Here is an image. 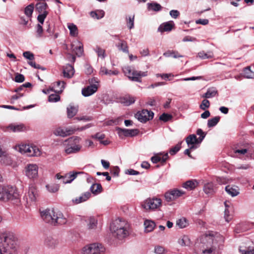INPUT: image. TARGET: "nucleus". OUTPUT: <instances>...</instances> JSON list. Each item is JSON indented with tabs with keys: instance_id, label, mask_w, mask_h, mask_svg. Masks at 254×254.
<instances>
[{
	"instance_id": "f257e3e1",
	"label": "nucleus",
	"mask_w": 254,
	"mask_h": 254,
	"mask_svg": "<svg viewBox=\"0 0 254 254\" xmlns=\"http://www.w3.org/2000/svg\"><path fill=\"white\" fill-rule=\"evenodd\" d=\"M224 242V237L220 234L208 232L201 236L199 242L196 244L198 254H213L217 249H220Z\"/></svg>"
},
{
	"instance_id": "f03ea898",
	"label": "nucleus",
	"mask_w": 254,
	"mask_h": 254,
	"mask_svg": "<svg viewBox=\"0 0 254 254\" xmlns=\"http://www.w3.org/2000/svg\"><path fill=\"white\" fill-rule=\"evenodd\" d=\"M17 239L12 233H0V254H16Z\"/></svg>"
},
{
	"instance_id": "7ed1b4c3",
	"label": "nucleus",
	"mask_w": 254,
	"mask_h": 254,
	"mask_svg": "<svg viewBox=\"0 0 254 254\" xmlns=\"http://www.w3.org/2000/svg\"><path fill=\"white\" fill-rule=\"evenodd\" d=\"M41 215L46 223L52 225H63L67 222L66 218L61 212L53 209H47L42 211Z\"/></svg>"
},
{
	"instance_id": "20e7f679",
	"label": "nucleus",
	"mask_w": 254,
	"mask_h": 254,
	"mask_svg": "<svg viewBox=\"0 0 254 254\" xmlns=\"http://www.w3.org/2000/svg\"><path fill=\"white\" fill-rule=\"evenodd\" d=\"M128 228V224L120 218L114 221L111 225V230L114 236L120 240L129 235Z\"/></svg>"
},
{
	"instance_id": "39448f33",
	"label": "nucleus",
	"mask_w": 254,
	"mask_h": 254,
	"mask_svg": "<svg viewBox=\"0 0 254 254\" xmlns=\"http://www.w3.org/2000/svg\"><path fill=\"white\" fill-rule=\"evenodd\" d=\"M7 200L11 201L16 204H18L20 202V195L15 187L12 186L5 187L3 201Z\"/></svg>"
},
{
	"instance_id": "423d86ee",
	"label": "nucleus",
	"mask_w": 254,
	"mask_h": 254,
	"mask_svg": "<svg viewBox=\"0 0 254 254\" xmlns=\"http://www.w3.org/2000/svg\"><path fill=\"white\" fill-rule=\"evenodd\" d=\"M81 138L78 136H73L67 139L66 141L70 143V144L66 146L64 151L67 154L76 153L81 149V145L78 143L81 140Z\"/></svg>"
},
{
	"instance_id": "0eeeda50",
	"label": "nucleus",
	"mask_w": 254,
	"mask_h": 254,
	"mask_svg": "<svg viewBox=\"0 0 254 254\" xmlns=\"http://www.w3.org/2000/svg\"><path fill=\"white\" fill-rule=\"evenodd\" d=\"M105 251L103 245L94 243L84 246L82 249V254H104Z\"/></svg>"
},
{
	"instance_id": "6e6552de",
	"label": "nucleus",
	"mask_w": 254,
	"mask_h": 254,
	"mask_svg": "<svg viewBox=\"0 0 254 254\" xmlns=\"http://www.w3.org/2000/svg\"><path fill=\"white\" fill-rule=\"evenodd\" d=\"M162 201L160 198L153 197L148 198L141 203L143 209L146 211H154L158 209L161 205Z\"/></svg>"
},
{
	"instance_id": "1a4fd4ad",
	"label": "nucleus",
	"mask_w": 254,
	"mask_h": 254,
	"mask_svg": "<svg viewBox=\"0 0 254 254\" xmlns=\"http://www.w3.org/2000/svg\"><path fill=\"white\" fill-rule=\"evenodd\" d=\"M90 85L82 89V94L84 97H88L95 93L98 88L99 81L95 77L89 79Z\"/></svg>"
},
{
	"instance_id": "9d476101",
	"label": "nucleus",
	"mask_w": 254,
	"mask_h": 254,
	"mask_svg": "<svg viewBox=\"0 0 254 254\" xmlns=\"http://www.w3.org/2000/svg\"><path fill=\"white\" fill-rule=\"evenodd\" d=\"M48 6L46 2H40L36 4V10L39 13L37 20L41 24H43L45 19L48 14Z\"/></svg>"
},
{
	"instance_id": "9b49d317",
	"label": "nucleus",
	"mask_w": 254,
	"mask_h": 254,
	"mask_svg": "<svg viewBox=\"0 0 254 254\" xmlns=\"http://www.w3.org/2000/svg\"><path fill=\"white\" fill-rule=\"evenodd\" d=\"M83 172H69L68 173L65 174L64 175H61L58 173L56 175V178L59 180H62L63 184H70L71 183L77 176V175L83 174Z\"/></svg>"
},
{
	"instance_id": "f8f14e48",
	"label": "nucleus",
	"mask_w": 254,
	"mask_h": 254,
	"mask_svg": "<svg viewBox=\"0 0 254 254\" xmlns=\"http://www.w3.org/2000/svg\"><path fill=\"white\" fill-rule=\"evenodd\" d=\"M154 113L153 112L145 109L138 112L135 115V118L142 123H146L147 121L152 119Z\"/></svg>"
},
{
	"instance_id": "ddd939ff",
	"label": "nucleus",
	"mask_w": 254,
	"mask_h": 254,
	"mask_svg": "<svg viewBox=\"0 0 254 254\" xmlns=\"http://www.w3.org/2000/svg\"><path fill=\"white\" fill-rule=\"evenodd\" d=\"M25 175L30 179L36 178L38 175V167L36 164H30L25 167Z\"/></svg>"
},
{
	"instance_id": "4468645a",
	"label": "nucleus",
	"mask_w": 254,
	"mask_h": 254,
	"mask_svg": "<svg viewBox=\"0 0 254 254\" xmlns=\"http://www.w3.org/2000/svg\"><path fill=\"white\" fill-rule=\"evenodd\" d=\"M75 129H73L71 127H67L63 128L62 127H58L54 131V133L57 136L65 137L71 135L75 132Z\"/></svg>"
},
{
	"instance_id": "2eb2a0df",
	"label": "nucleus",
	"mask_w": 254,
	"mask_h": 254,
	"mask_svg": "<svg viewBox=\"0 0 254 254\" xmlns=\"http://www.w3.org/2000/svg\"><path fill=\"white\" fill-rule=\"evenodd\" d=\"M225 210L224 212V218L227 222H229L232 219V206L231 202L226 201L224 202Z\"/></svg>"
},
{
	"instance_id": "dca6fc26",
	"label": "nucleus",
	"mask_w": 254,
	"mask_h": 254,
	"mask_svg": "<svg viewBox=\"0 0 254 254\" xmlns=\"http://www.w3.org/2000/svg\"><path fill=\"white\" fill-rule=\"evenodd\" d=\"M117 129L120 137H122L123 135L125 136H133L137 135L138 132L137 129H130L118 127Z\"/></svg>"
},
{
	"instance_id": "f3484780",
	"label": "nucleus",
	"mask_w": 254,
	"mask_h": 254,
	"mask_svg": "<svg viewBox=\"0 0 254 254\" xmlns=\"http://www.w3.org/2000/svg\"><path fill=\"white\" fill-rule=\"evenodd\" d=\"M239 251L241 254H254V245L249 242L246 246H240Z\"/></svg>"
},
{
	"instance_id": "a211bd4d",
	"label": "nucleus",
	"mask_w": 254,
	"mask_h": 254,
	"mask_svg": "<svg viewBox=\"0 0 254 254\" xmlns=\"http://www.w3.org/2000/svg\"><path fill=\"white\" fill-rule=\"evenodd\" d=\"M175 26V24L173 21H169L161 24L158 28V31L161 33L164 32L171 31Z\"/></svg>"
},
{
	"instance_id": "6ab92c4d",
	"label": "nucleus",
	"mask_w": 254,
	"mask_h": 254,
	"mask_svg": "<svg viewBox=\"0 0 254 254\" xmlns=\"http://www.w3.org/2000/svg\"><path fill=\"white\" fill-rule=\"evenodd\" d=\"M30 148L28 149L26 155L30 157L40 156L41 151L40 149L35 145L29 144Z\"/></svg>"
},
{
	"instance_id": "aec40b11",
	"label": "nucleus",
	"mask_w": 254,
	"mask_h": 254,
	"mask_svg": "<svg viewBox=\"0 0 254 254\" xmlns=\"http://www.w3.org/2000/svg\"><path fill=\"white\" fill-rule=\"evenodd\" d=\"M147 72H142L134 70L131 75H129V79L132 81L140 82V80L141 77L146 76Z\"/></svg>"
},
{
	"instance_id": "412c9836",
	"label": "nucleus",
	"mask_w": 254,
	"mask_h": 254,
	"mask_svg": "<svg viewBox=\"0 0 254 254\" xmlns=\"http://www.w3.org/2000/svg\"><path fill=\"white\" fill-rule=\"evenodd\" d=\"M186 140L188 145L190 146V149H195L194 144L201 142H199V140L196 138L195 134L190 135L186 138Z\"/></svg>"
},
{
	"instance_id": "4be33fe9",
	"label": "nucleus",
	"mask_w": 254,
	"mask_h": 254,
	"mask_svg": "<svg viewBox=\"0 0 254 254\" xmlns=\"http://www.w3.org/2000/svg\"><path fill=\"white\" fill-rule=\"evenodd\" d=\"M135 97L129 95H125L119 99V102L125 106H129L134 103Z\"/></svg>"
},
{
	"instance_id": "5701e85b",
	"label": "nucleus",
	"mask_w": 254,
	"mask_h": 254,
	"mask_svg": "<svg viewBox=\"0 0 254 254\" xmlns=\"http://www.w3.org/2000/svg\"><path fill=\"white\" fill-rule=\"evenodd\" d=\"M37 195V189L34 185H30L29 187L27 196L29 197L30 201L34 202L36 199Z\"/></svg>"
},
{
	"instance_id": "b1692460",
	"label": "nucleus",
	"mask_w": 254,
	"mask_h": 254,
	"mask_svg": "<svg viewBox=\"0 0 254 254\" xmlns=\"http://www.w3.org/2000/svg\"><path fill=\"white\" fill-rule=\"evenodd\" d=\"M74 73L73 66L70 64H67L64 67L63 69V74L64 77L70 78L72 77Z\"/></svg>"
},
{
	"instance_id": "393cba45",
	"label": "nucleus",
	"mask_w": 254,
	"mask_h": 254,
	"mask_svg": "<svg viewBox=\"0 0 254 254\" xmlns=\"http://www.w3.org/2000/svg\"><path fill=\"white\" fill-rule=\"evenodd\" d=\"M168 158V153H166L162 157H161L158 155L152 156L151 160L153 163H157L158 162H161L162 163L164 164Z\"/></svg>"
},
{
	"instance_id": "a878e982",
	"label": "nucleus",
	"mask_w": 254,
	"mask_h": 254,
	"mask_svg": "<svg viewBox=\"0 0 254 254\" xmlns=\"http://www.w3.org/2000/svg\"><path fill=\"white\" fill-rule=\"evenodd\" d=\"M234 152L235 154H238L239 155H244L247 154V155L252 156L253 154V150L251 147L243 149H235Z\"/></svg>"
},
{
	"instance_id": "bb28decb",
	"label": "nucleus",
	"mask_w": 254,
	"mask_h": 254,
	"mask_svg": "<svg viewBox=\"0 0 254 254\" xmlns=\"http://www.w3.org/2000/svg\"><path fill=\"white\" fill-rule=\"evenodd\" d=\"M144 231L146 233H149L153 230L156 225L154 222L152 220H146L144 222Z\"/></svg>"
},
{
	"instance_id": "cd10ccee",
	"label": "nucleus",
	"mask_w": 254,
	"mask_h": 254,
	"mask_svg": "<svg viewBox=\"0 0 254 254\" xmlns=\"http://www.w3.org/2000/svg\"><path fill=\"white\" fill-rule=\"evenodd\" d=\"M179 244L182 247L190 246L191 244V241L187 235L182 236L178 240Z\"/></svg>"
},
{
	"instance_id": "c85d7f7f",
	"label": "nucleus",
	"mask_w": 254,
	"mask_h": 254,
	"mask_svg": "<svg viewBox=\"0 0 254 254\" xmlns=\"http://www.w3.org/2000/svg\"><path fill=\"white\" fill-rule=\"evenodd\" d=\"M225 190L232 197L236 196L239 194V191L238 187H232L228 185L225 187Z\"/></svg>"
},
{
	"instance_id": "c756f323",
	"label": "nucleus",
	"mask_w": 254,
	"mask_h": 254,
	"mask_svg": "<svg viewBox=\"0 0 254 254\" xmlns=\"http://www.w3.org/2000/svg\"><path fill=\"white\" fill-rule=\"evenodd\" d=\"M116 46L119 50L125 53H128V48L126 41L119 39V42L116 45Z\"/></svg>"
},
{
	"instance_id": "7c9ffc66",
	"label": "nucleus",
	"mask_w": 254,
	"mask_h": 254,
	"mask_svg": "<svg viewBox=\"0 0 254 254\" xmlns=\"http://www.w3.org/2000/svg\"><path fill=\"white\" fill-rule=\"evenodd\" d=\"M198 185V183L195 180H189L183 184V188L188 190H192L195 189Z\"/></svg>"
},
{
	"instance_id": "2f4dec72",
	"label": "nucleus",
	"mask_w": 254,
	"mask_h": 254,
	"mask_svg": "<svg viewBox=\"0 0 254 254\" xmlns=\"http://www.w3.org/2000/svg\"><path fill=\"white\" fill-rule=\"evenodd\" d=\"M203 190L207 194H213L215 191L214 184L212 182L205 184L203 187Z\"/></svg>"
},
{
	"instance_id": "473e14b6",
	"label": "nucleus",
	"mask_w": 254,
	"mask_h": 254,
	"mask_svg": "<svg viewBox=\"0 0 254 254\" xmlns=\"http://www.w3.org/2000/svg\"><path fill=\"white\" fill-rule=\"evenodd\" d=\"M87 228L89 230L95 229L97 227V220L94 217H90L86 220Z\"/></svg>"
},
{
	"instance_id": "72a5a7b5",
	"label": "nucleus",
	"mask_w": 254,
	"mask_h": 254,
	"mask_svg": "<svg viewBox=\"0 0 254 254\" xmlns=\"http://www.w3.org/2000/svg\"><path fill=\"white\" fill-rule=\"evenodd\" d=\"M217 94V90L214 87L209 88L206 92L202 97L205 98H210L215 97Z\"/></svg>"
},
{
	"instance_id": "f704fd0d",
	"label": "nucleus",
	"mask_w": 254,
	"mask_h": 254,
	"mask_svg": "<svg viewBox=\"0 0 254 254\" xmlns=\"http://www.w3.org/2000/svg\"><path fill=\"white\" fill-rule=\"evenodd\" d=\"M147 8L149 10L157 12L161 10L162 7L160 4L153 2L147 3Z\"/></svg>"
},
{
	"instance_id": "c9c22d12",
	"label": "nucleus",
	"mask_w": 254,
	"mask_h": 254,
	"mask_svg": "<svg viewBox=\"0 0 254 254\" xmlns=\"http://www.w3.org/2000/svg\"><path fill=\"white\" fill-rule=\"evenodd\" d=\"M78 108L73 106H69L67 108V114L69 118L73 117L77 114Z\"/></svg>"
},
{
	"instance_id": "e433bc0d",
	"label": "nucleus",
	"mask_w": 254,
	"mask_h": 254,
	"mask_svg": "<svg viewBox=\"0 0 254 254\" xmlns=\"http://www.w3.org/2000/svg\"><path fill=\"white\" fill-rule=\"evenodd\" d=\"M91 191L94 194H97L101 192L102 187L100 184H93L90 187Z\"/></svg>"
},
{
	"instance_id": "4c0bfd02",
	"label": "nucleus",
	"mask_w": 254,
	"mask_h": 254,
	"mask_svg": "<svg viewBox=\"0 0 254 254\" xmlns=\"http://www.w3.org/2000/svg\"><path fill=\"white\" fill-rule=\"evenodd\" d=\"M163 55L166 57H173L174 58H182L183 56L180 55L177 51L169 50L165 52Z\"/></svg>"
},
{
	"instance_id": "58836bf2",
	"label": "nucleus",
	"mask_w": 254,
	"mask_h": 254,
	"mask_svg": "<svg viewBox=\"0 0 254 254\" xmlns=\"http://www.w3.org/2000/svg\"><path fill=\"white\" fill-rule=\"evenodd\" d=\"M67 27L69 30L70 35L71 36H76L78 34V30L77 26L73 23H68Z\"/></svg>"
},
{
	"instance_id": "ea45409f",
	"label": "nucleus",
	"mask_w": 254,
	"mask_h": 254,
	"mask_svg": "<svg viewBox=\"0 0 254 254\" xmlns=\"http://www.w3.org/2000/svg\"><path fill=\"white\" fill-rule=\"evenodd\" d=\"M8 128L12 130L13 132H19L23 131L25 129V127L23 125H10L8 126Z\"/></svg>"
},
{
	"instance_id": "a19ab883",
	"label": "nucleus",
	"mask_w": 254,
	"mask_h": 254,
	"mask_svg": "<svg viewBox=\"0 0 254 254\" xmlns=\"http://www.w3.org/2000/svg\"><path fill=\"white\" fill-rule=\"evenodd\" d=\"M45 243L46 245L50 247H54L56 245H57L58 242L57 240L54 239L52 237H48L45 239Z\"/></svg>"
},
{
	"instance_id": "79ce46f5",
	"label": "nucleus",
	"mask_w": 254,
	"mask_h": 254,
	"mask_svg": "<svg viewBox=\"0 0 254 254\" xmlns=\"http://www.w3.org/2000/svg\"><path fill=\"white\" fill-rule=\"evenodd\" d=\"M65 83L64 81H58L55 84V91L57 93H61L65 87Z\"/></svg>"
},
{
	"instance_id": "37998d69",
	"label": "nucleus",
	"mask_w": 254,
	"mask_h": 254,
	"mask_svg": "<svg viewBox=\"0 0 254 254\" xmlns=\"http://www.w3.org/2000/svg\"><path fill=\"white\" fill-rule=\"evenodd\" d=\"M220 119V117L216 116L212 119H210L207 121V126L209 127H212L215 126L219 122Z\"/></svg>"
},
{
	"instance_id": "c03bdc74",
	"label": "nucleus",
	"mask_w": 254,
	"mask_h": 254,
	"mask_svg": "<svg viewBox=\"0 0 254 254\" xmlns=\"http://www.w3.org/2000/svg\"><path fill=\"white\" fill-rule=\"evenodd\" d=\"M77 43H79V46H77L76 47H74V45L71 44V47H72L73 51L75 52L76 55L77 56L80 57L82 55V54L83 52V46L82 45H81V44H80V43L79 42H77Z\"/></svg>"
},
{
	"instance_id": "a18cd8bd",
	"label": "nucleus",
	"mask_w": 254,
	"mask_h": 254,
	"mask_svg": "<svg viewBox=\"0 0 254 254\" xmlns=\"http://www.w3.org/2000/svg\"><path fill=\"white\" fill-rule=\"evenodd\" d=\"M176 224L180 228L182 229L188 226L189 222L185 218H182L177 221Z\"/></svg>"
},
{
	"instance_id": "49530a36",
	"label": "nucleus",
	"mask_w": 254,
	"mask_h": 254,
	"mask_svg": "<svg viewBox=\"0 0 254 254\" xmlns=\"http://www.w3.org/2000/svg\"><path fill=\"white\" fill-rule=\"evenodd\" d=\"M42 25L40 23L36 26V37L37 38H41L43 36V29Z\"/></svg>"
},
{
	"instance_id": "de8ad7c7",
	"label": "nucleus",
	"mask_w": 254,
	"mask_h": 254,
	"mask_svg": "<svg viewBox=\"0 0 254 254\" xmlns=\"http://www.w3.org/2000/svg\"><path fill=\"white\" fill-rule=\"evenodd\" d=\"M198 57L201 59H210L213 57V55L211 52L205 53L204 52L202 51L198 53Z\"/></svg>"
},
{
	"instance_id": "09e8293b",
	"label": "nucleus",
	"mask_w": 254,
	"mask_h": 254,
	"mask_svg": "<svg viewBox=\"0 0 254 254\" xmlns=\"http://www.w3.org/2000/svg\"><path fill=\"white\" fill-rule=\"evenodd\" d=\"M30 148L29 144H21L17 146V149L22 154L26 155L28 149Z\"/></svg>"
},
{
	"instance_id": "8fccbe9b",
	"label": "nucleus",
	"mask_w": 254,
	"mask_h": 254,
	"mask_svg": "<svg viewBox=\"0 0 254 254\" xmlns=\"http://www.w3.org/2000/svg\"><path fill=\"white\" fill-rule=\"evenodd\" d=\"M46 188L51 192H56L59 190L60 186L57 184L46 185Z\"/></svg>"
},
{
	"instance_id": "3c124183",
	"label": "nucleus",
	"mask_w": 254,
	"mask_h": 254,
	"mask_svg": "<svg viewBox=\"0 0 254 254\" xmlns=\"http://www.w3.org/2000/svg\"><path fill=\"white\" fill-rule=\"evenodd\" d=\"M34 10V4L32 3L27 6L25 8L24 13L28 17L32 16Z\"/></svg>"
},
{
	"instance_id": "603ef678",
	"label": "nucleus",
	"mask_w": 254,
	"mask_h": 254,
	"mask_svg": "<svg viewBox=\"0 0 254 254\" xmlns=\"http://www.w3.org/2000/svg\"><path fill=\"white\" fill-rule=\"evenodd\" d=\"M244 74L247 78H254V72L251 70L250 67L245 68Z\"/></svg>"
},
{
	"instance_id": "864d4df0",
	"label": "nucleus",
	"mask_w": 254,
	"mask_h": 254,
	"mask_svg": "<svg viewBox=\"0 0 254 254\" xmlns=\"http://www.w3.org/2000/svg\"><path fill=\"white\" fill-rule=\"evenodd\" d=\"M134 15L129 16L127 17V26L129 29H131L134 27Z\"/></svg>"
},
{
	"instance_id": "5fc2aeb1",
	"label": "nucleus",
	"mask_w": 254,
	"mask_h": 254,
	"mask_svg": "<svg viewBox=\"0 0 254 254\" xmlns=\"http://www.w3.org/2000/svg\"><path fill=\"white\" fill-rule=\"evenodd\" d=\"M181 143L182 142L178 143L176 145H175L174 147H172L170 150L169 153L171 155H175L180 150L181 146Z\"/></svg>"
},
{
	"instance_id": "6e6d98bb",
	"label": "nucleus",
	"mask_w": 254,
	"mask_h": 254,
	"mask_svg": "<svg viewBox=\"0 0 254 254\" xmlns=\"http://www.w3.org/2000/svg\"><path fill=\"white\" fill-rule=\"evenodd\" d=\"M95 51L97 54L98 56L99 57H101L102 59L105 58V51L104 49H102V48H100L99 47H97L95 49Z\"/></svg>"
},
{
	"instance_id": "4d7b16f0",
	"label": "nucleus",
	"mask_w": 254,
	"mask_h": 254,
	"mask_svg": "<svg viewBox=\"0 0 254 254\" xmlns=\"http://www.w3.org/2000/svg\"><path fill=\"white\" fill-rule=\"evenodd\" d=\"M171 192L173 193L175 199L185 194L184 191L178 189L172 190Z\"/></svg>"
},
{
	"instance_id": "13d9d810",
	"label": "nucleus",
	"mask_w": 254,
	"mask_h": 254,
	"mask_svg": "<svg viewBox=\"0 0 254 254\" xmlns=\"http://www.w3.org/2000/svg\"><path fill=\"white\" fill-rule=\"evenodd\" d=\"M209 106V101L207 99H204L202 101V102L199 106V108L203 110H205L206 108H208Z\"/></svg>"
},
{
	"instance_id": "bf43d9fd",
	"label": "nucleus",
	"mask_w": 254,
	"mask_h": 254,
	"mask_svg": "<svg viewBox=\"0 0 254 254\" xmlns=\"http://www.w3.org/2000/svg\"><path fill=\"white\" fill-rule=\"evenodd\" d=\"M60 97L57 94H51L48 98V101L50 102H56L60 100Z\"/></svg>"
},
{
	"instance_id": "052dcab7",
	"label": "nucleus",
	"mask_w": 254,
	"mask_h": 254,
	"mask_svg": "<svg viewBox=\"0 0 254 254\" xmlns=\"http://www.w3.org/2000/svg\"><path fill=\"white\" fill-rule=\"evenodd\" d=\"M172 118V115L166 114V113H163L159 117V119L161 121H163L165 122H166L170 120H171Z\"/></svg>"
},
{
	"instance_id": "680f3d73",
	"label": "nucleus",
	"mask_w": 254,
	"mask_h": 254,
	"mask_svg": "<svg viewBox=\"0 0 254 254\" xmlns=\"http://www.w3.org/2000/svg\"><path fill=\"white\" fill-rule=\"evenodd\" d=\"M165 198L167 201H171L175 199L171 190L165 193Z\"/></svg>"
},
{
	"instance_id": "e2e57ef3",
	"label": "nucleus",
	"mask_w": 254,
	"mask_h": 254,
	"mask_svg": "<svg viewBox=\"0 0 254 254\" xmlns=\"http://www.w3.org/2000/svg\"><path fill=\"white\" fill-rule=\"evenodd\" d=\"M196 134L200 136V137L198 138L199 142H201L206 135V133H205L200 128H199L197 130Z\"/></svg>"
},
{
	"instance_id": "0e129e2a",
	"label": "nucleus",
	"mask_w": 254,
	"mask_h": 254,
	"mask_svg": "<svg viewBox=\"0 0 254 254\" xmlns=\"http://www.w3.org/2000/svg\"><path fill=\"white\" fill-rule=\"evenodd\" d=\"M23 56L25 58L30 61L33 60L34 58V55L29 51L24 52L23 53Z\"/></svg>"
},
{
	"instance_id": "69168bd1",
	"label": "nucleus",
	"mask_w": 254,
	"mask_h": 254,
	"mask_svg": "<svg viewBox=\"0 0 254 254\" xmlns=\"http://www.w3.org/2000/svg\"><path fill=\"white\" fill-rule=\"evenodd\" d=\"M25 78L23 74L17 73L15 77V81L18 83L22 82L24 81Z\"/></svg>"
},
{
	"instance_id": "338daca9",
	"label": "nucleus",
	"mask_w": 254,
	"mask_h": 254,
	"mask_svg": "<svg viewBox=\"0 0 254 254\" xmlns=\"http://www.w3.org/2000/svg\"><path fill=\"white\" fill-rule=\"evenodd\" d=\"M134 69H131L130 66H127L123 68L124 72L127 76L129 78V75H131Z\"/></svg>"
},
{
	"instance_id": "774afa93",
	"label": "nucleus",
	"mask_w": 254,
	"mask_h": 254,
	"mask_svg": "<svg viewBox=\"0 0 254 254\" xmlns=\"http://www.w3.org/2000/svg\"><path fill=\"white\" fill-rule=\"evenodd\" d=\"M170 16L173 18H177L180 15V12L177 10H171L170 11Z\"/></svg>"
}]
</instances>
